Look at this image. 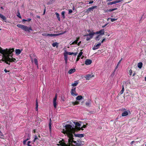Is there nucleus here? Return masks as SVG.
Listing matches in <instances>:
<instances>
[{
    "label": "nucleus",
    "mask_w": 146,
    "mask_h": 146,
    "mask_svg": "<svg viewBox=\"0 0 146 146\" xmlns=\"http://www.w3.org/2000/svg\"><path fill=\"white\" fill-rule=\"evenodd\" d=\"M110 19L112 22H113L115 21H116L117 20V19H113L110 18Z\"/></svg>",
    "instance_id": "obj_40"
},
{
    "label": "nucleus",
    "mask_w": 146,
    "mask_h": 146,
    "mask_svg": "<svg viewBox=\"0 0 146 146\" xmlns=\"http://www.w3.org/2000/svg\"><path fill=\"white\" fill-rule=\"evenodd\" d=\"M97 7V6H92V7H90L88 9V10L90 11L91 10L93 11L95 8Z\"/></svg>",
    "instance_id": "obj_13"
},
{
    "label": "nucleus",
    "mask_w": 146,
    "mask_h": 146,
    "mask_svg": "<svg viewBox=\"0 0 146 146\" xmlns=\"http://www.w3.org/2000/svg\"><path fill=\"white\" fill-rule=\"evenodd\" d=\"M77 54V53H74V54H73L74 56H76Z\"/></svg>",
    "instance_id": "obj_60"
},
{
    "label": "nucleus",
    "mask_w": 146,
    "mask_h": 146,
    "mask_svg": "<svg viewBox=\"0 0 146 146\" xmlns=\"http://www.w3.org/2000/svg\"><path fill=\"white\" fill-rule=\"evenodd\" d=\"M54 107L55 108H56V101H53Z\"/></svg>",
    "instance_id": "obj_28"
},
{
    "label": "nucleus",
    "mask_w": 146,
    "mask_h": 146,
    "mask_svg": "<svg viewBox=\"0 0 146 146\" xmlns=\"http://www.w3.org/2000/svg\"><path fill=\"white\" fill-rule=\"evenodd\" d=\"M62 34L60 33V34H50L48 33H43L42 35L43 36H56L58 35Z\"/></svg>",
    "instance_id": "obj_5"
},
{
    "label": "nucleus",
    "mask_w": 146,
    "mask_h": 146,
    "mask_svg": "<svg viewBox=\"0 0 146 146\" xmlns=\"http://www.w3.org/2000/svg\"><path fill=\"white\" fill-rule=\"evenodd\" d=\"M100 37V35H98L95 38V39L97 40H100L99 38Z\"/></svg>",
    "instance_id": "obj_38"
},
{
    "label": "nucleus",
    "mask_w": 146,
    "mask_h": 146,
    "mask_svg": "<svg viewBox=\"0 0 146 146\" xmlns=\"http://www.w3.org/2000/svg\"><path fill=\"white\" fill-rule=\"evenodd\" d=\"M94 34H96L95 33H89V36H90V38H92Z\"/></svg>",
    "instance_id": "obj_20"
},
{
    "label": "nucleus",
    "mask_w": 146,
    "mask_h": 146,
    "mask_svg": "<svg viewBox=\"0 0 146 146\" xmlns=\"http://www.w3.org/2000/svg\"><path fill=\"white\" fill-rule=\"evenodd\" d=\"M67 60H65V63L66 64L67 63Z\"/></svg>",
    "instance_id": "obj_64"
},
{
    "label": "nucleus",
    "mask_w": 146,
    "mask_h": 146,
    "mask_svg": "<svg viewBox=\"0 0 146 146\" xmlns=\"http://www.w3.org/2000/svg\"><path fill=\"white\" fill-rule=\"evenodd\" d=\"M83 98L82 96H79L76 98V99L77 100H80L83 99Z\"/></svg>",
    "instance_id": "obj_15"
},
{
    "label": "nucleus",
    "mask_w": 146,
    "mask_h": 146,
    "mask_svg": "<svg viewBox=\"0 0 146 146\" xmlns=\"http://www.w3.org/2000/svg\"><path fill=\"white\" fill-rule=\"evenodd\" d=\"M58 43L57 42H54L52 43V46L53 47H55L56 46V47H57L58 46Z\"/></svg>",
    "instance_id": "obj_23"
},
{
    "label": "nucleus",
    "mask_w": 146,
    "mask_h": 146,
    "mask_svg": "<svg viewBox=\"0 0 146 146\" xmlns=\"http://www.w3.org/2000/svg\"><path fill=\"white\" fill-rule=\"evenodd\" d=\"M66 123L68 124L64 125L65 128L63 129L62 132L68 138V142L66 144L62 140H60L57 145L60 146H78V143L73 140V134H74L75 137L79 138L83 137L84 135L82 134H75V130L74 125L71 121H67Z\"/></svg>",
    "instance_id": "obj_1"
},
{
    "label": "nucleus",
    "mask_w": 146,
    "mask_h": 146,
    "mask_svg": "<svg viewBox=\"0 0 146 146\" xmlns=\"http://www.w3.org/2000/svg\"><path fill=\"white\" fill-rule=\"evenodd\" d=\"M72 12V10L71 9H70L69 10V13L70 14Z\"/></svg>",
    "instance_id": "obj_52"
},
{
    "label": "nucleus",
    "mask_w": 146,
    "mask_h": 146,
    "mask_svg": "<svg viewBox=\"0 0 146 146\" xmlns=\"http://www.w3.org/2000/svg\"><path fill=\"white\" fill-rule=\"evenodd\" d=\"M34 61L36 65L37 66V68H38V63L37 59L36 58H35L34 59Z\"/></svg>",
    "instance_id": "obj_21"
},
{
    "label": "nucleus",
    "mask_w": 146,
    "mask_h": 146,
    "mask_svg": "<svg viewBox=\"0 0 146 146\" xmlns=\"http://www.w3.org/2000/svg\"><path fill=\"white\" fill-rule=\"evenodd\" d=\"M124 91V87L123 86V85L122 86V88L121 90V91L119 92V94L120 95L122 94L123 92Z\"/></svg>",
    "instance_id": "obj_24"
},
{
    "label": "nucleus",
    "mask_w": 146,
    "mask_h": 146,
    "mask_svg": "<svg viewBox=\"0 0 146 146\" xmlns=\"http://www.w3.org/2000/svg\"><path fill=\"white\" fill-rule=\"evenodd\" d=\"M17 26L18 27L22 29L24 31L27 32L29 33L30 32V31H33V30L32 29V28L31 27H29L27 26L21 24H18L17 25Z\"/></svg>",
    "instance_id": "obj_3"
},
{
    "label": "nucleus",
    "mask_w": 146,
    "mask_h": 146,
    "mask_svg": "<svg viewBox=\"0 0 146 146\" xmlns=\"http://www.w3.org/2000/svg\"><path fill=\"white\" fill-rule=\"evenodd\" d=\"M49 126V129H50L51 128V119H50Z\"/></svg>",
    "instance_id": "obj_27"
},
{
    "label": "nucleus",
    "mask_w": 146,
    "mask_h": 146,
    "mask_svg": "<svg viewBox=\"0 0 146 146\" xmlns=\"http://www.w3.org/2000/svg\"><path fill=\"white\" fill-rule=\"evenodd\" d=\"M86 125H84L81 128L79 127L77 128L79 130H83V128H85L86 127Z\"/></svg>",
    "instance_id": "obj_18"
},
{
    "label": "nucleus",
    "mask_w": 146,
    "mask_h": 146,
    "mask_svg": "<svg viewBox=\"0 0 146 146\" xmlns=\"http://www.w3.org/2000/svg\"><path fill=\"white\" fill-rule=\"evenodd\" d=\"M117 8H114V9H110L109 10H108V11L109 12H111L112 11H113L115 10H117Z\"/></svg>",
    "instance_id": "obj_34"
},
{
    "label": "nucleus",
    "mask_w": 146,
    "mask_h": 146,
    "mask_svg": "<svg viewBox=\"0 0 146 146\" xmlns=\"http://www.w3.org/2000/svg\"><path fill=\"white\" fill-rule=\"evenodd\" d=\"M115 71H114V72H113V73L112 74H111V76H113L114 74V72H115Z\"/></svg>",
    "instance_id": "obj_63"
},
{
    "label": "nucleus",
    "mask_w": 146,
    "mask_h": 146,
    "mask_svg": "<svg viewBox=\"0 0 146 146\" xmlns=\"http://www.w3.org/2000/svg\"><path fill=\"white\" fill-rule=\"evenodd\" d=\"M4 72H6V73H7V72H8L9 71H8L7 70H6V69H5V70H4Z\"/></svg>",
    "instance_id": "obj_58"
},
{
    "label": "nucleus",
    "mask_w": 146,
    "mask_h": 146,
    "mask_svg": "<svg viewBox=\"0 0 146 146\" xmlns=\"http://www.w3.org/2000/svg\"><path fill=\"white\" fill-rule=\"evenodd\" d=\"M75 70H76L75 69H71L68 71V73L70 74H72L75 72Z\"/></svg>",
    "instance_id": "obj_12"
},
{
    "label": "nucleus",
    "mask_w": 146,
    "mask_h": 146,
    "mask_svg": "<svg viewBox=\"0 0 146 146\" xmlns=\"http://www.w3.org/2000/svg\"><path fill=\"white\" fill-rule=\"evenodd\" d=\"M134 142V141H132L131 142V145H132L133 143Z\"/></svg>",
    "instance_id": "obj_59"
},
{
    "label": "nucleus",
    "mask_w": 146,
    "mask_h": 146,
    "mask_svg": "<svg viewBox=\"0 0 146 146\" xmlns=\"http://www.w3.org/2000/svg\"><path fill=\"white\" fill-rule=\"evenodd\" d=\"M101 45V43H99L96 45H94L92 48V49L94 50L98 49Z\"/></svg>",
    "instance_id": "obj_8"
},
{
    "label": "nucleus",
    "mask_w": 146,
    "mask_h": 146,
    "mask_svg": "<svg viewBox=\"0 0 146 146\" xmlns=\"http://www.w3.org/2000/svg\"><path fill=\"white\" fill-rule=\"evenodd\" d=\"M31 141H29L27 143V145L28 146H32V145H31Z\"/></svg>",
    "instance_id": "obj_44"
},
{
    "label": "nucleus",
    "mask_w": 146,
    "mask_h": 146,
    "mask_svg": "<svg viewBox=\"0 0 146 146\" xmlns=\"http://www.w3.org/2000/svg\"><path fill=\"white\" fill-rule=\"evenodd\" d=\"M122 58H121L120 60L119 61V62H118V63L119 64L120 63L121 61H122Z\"/></svg>",
    "instance_id": "obj_56"
},
{
    "label": "nucleus",
    "mask_w": 146,
    "mask_h": 146,
    "mask_svg": "<svg viewBox=\"0 0 146 146\" xmlns=\"http://www.w3.org/2000/svg\"><path fill=\"white\" fill-rule=\"evenodd\" d=\"M123 1V0H118L117 1H114V3L116 4V3H119L120 2H121Z\"/></svg>",
    "instance_id": "obj_30"
},
{
    "label": "nucleus",
    "mask_w": 146,
    "mask_h": 146,
    "mask_svg": "<svg viewBox=\"0 0 146 146\" xmlns=\"http://www.w3.org/2000/svg\"><path fill=\"white\" fill-rule=\"evenodd\" d=\"M34 138V140L33 141V143L35 142V141L36 139H38V137H37V136L36 135H35V136Z\"/></svg>",
    "instance_id": "obj_32"
},
{
    "label": "nucleus",
    "mask_w": 146,
    "mask_h": 146,
    "mask_svg": "<svg viewBox=\"0 0 146 146\" xmlns=\"http://www.w3.org/2000/svg\"><path fill=\"white\" fill-rule=\"evenodd\" d=\"M4 136L3 135L2 132L0 131V137H3Z\"/></svg>",
    "instance_id": "obj_46"
},
{
    "label": "nucleus",
    "mask_w": 146,
    "mask_h": 146,
    "mask_svg": "<svg viewBox=\"0 0 146 146\" xmlns=\"http://www.w3.org/2000/svg\"><path fill=\"white\" fill-rule=\"evenodd\" d=\"M143 64L141 62H139L137 64L138 67L139 68H142Z\"/></svg>",
    "instance_id": "obj_17"
},
{
    "label": "nucleus",
    "mask_w": 146,
    "mask_h": 146,
    "mask_svg": "<svg viewBox=\"0 0 146 146\" xmlns=\"http://www.w3.org/2000/svg\"><path fill=\"white\" fill-rule=\"evenodd\" d=\"M92 38H90V37H87L86 38V40H87V41H88V40H89L90 39H91Z\"/></svg>",
    "instance_id": "obj_48"
},
{
    "label": "nucleus",
    "mask_w": 146,
    "mask_h": 146,
    "mask_svg": "<svg viewBox=\"0 0 146 146\" xmlns=\"http://www.w3.org/2000/svg\"><path fill=\"white\" fill-rule=\"evenodd\" d=\"M31 18H29L27 19L26 20V21H31Z\"/></svg>",
    "instance_id": "obj_49"
},
{
    "label": "nucleus",
    "mask_w": 146,
    "mask_h": 146,
    "mask_svg": "<svg viewBox=\"0 0 146 146\" xmlns=\"http://www.w3.org/2000/svg\"><path fill=\"white\" fill-rule=\"evenodd\" d=\"M71 94L74 96H77L78 95L76 93V91L72 92V91H71Z\"/></svg>",
    "instance_id": "obj_14"
},
{
    "label": "nucleus",
    "mask_w": 146,
    "mask_h": 146,
    "mask_svg": "<svg viewBox=\"0 0 146 146\" xmlns=\"http://www.w3.org/2000/svg\"><path fill=\"white\" fill-rule=\"evenodd\" d=\"M80 58V57H78V56L77 57L76 60V62H77L79 60Z\"/></svg>",
    "instance_id": "obj_55"
},
{
    "label": "nucleus",
    "mask_w": 146,
    "mask_h": 146,
    "mask_svg": "<svg viewBox=\"0 0 146 146\" xmlns=\"http://www.w3.org/2000/svg\"><path fill=\"white\" fill-rule=\"evenodd\" d=\"M76 90V88L73 87L71 91H72V92H75Z\"/></svg>",
    "instance_id": "obj_45"
},
{
    "label": "nucleus",
    "mask_w": 146,
    "mask_h": 146,
    "mask_svg": "<svg viewBox=\"0 0 146 146\" xmlns=\"http://www.w3.org/2000/svg\"><path fill=\"white\" fill-rule=\"evenodd\" d=\"M81 43V41H80L78 42L77 44L78 46H80V44Z\"/></svg>",
    "instance_id": "obj_54"
},
{
    "label": "nucleus",
    "mask_w": 146,
    "mask_h": 146,
    "mask_svg": "<svg viewBox=\"0 0 146 146\" xmlns=\"http://www.w3.org/2000/svg\"><path fill=\"white\" fill-rule=\"evenodd\" d=\"M78 83L77 82V81H75L74 83L72 84V86L74 87V86H76L78 85Z\"/></svg>",
    "instance_id": "obj_22"
},
{
    "label": "nucleus",
    "mask_w": 146,
    "mask_h": 146,
    "mask_svg": "<svg viewBox=\"0 0 146 146\" xmlns=\"http://www.w3.org/2000/svg\"><path fill=\"white\" fill-rule=\"evenodd\" d=\"M0 17L3 20H6V18L5 17L1 14H0Z\"/></svg>",
    "instance_id": "obj_26"
},
{
    "label": "nucleus",
    "mask_w": 146,
    "mask_h": 146,
    "mask_svg": "<svg viewBox=\"0 0 146 146\" xmlns=\"http://www.w3.org/2000/svg\"><path fill=\"white\" fill-rule=\"evenodd\" d=\"M119 64L117 63V64L116 66V67H115V68L114 70V71H115V70L118 68V66H119Z\"/></svg>",
    "instance_id": "obj_43"
},
{
    "label": "nucleus",
    "mask_w": 146,
    "mask_h": 146,
    "mask_svg": "<svg viewBox=\"0 0 146 146\" xmlns=\"http://www.w3.org/2000/svg\"><path fill=\"white\" fill-rule=\"evenodd\" d=\"M65 12L64 11H63L62 12L61 14L63 19H64L65 17Z\"/></svg>",
    "instance_id": "obj_33"
},
{
    "label": "nucleus",
    "mask_w": 146,
    "mask_h": 146,
    "mask_svg": "<svg viewBox=\"0 0 146 146\" xmlns=\"http://www.w3.org/2000/svg\"><path fill=\"white\" fill-rule=\"evenodd\" d=\"M55 14L56 15L57 18L58 20L59 21H60V17H59V14L58 13H55Z\"/></svg>",
    "instance_id": "obj_25"
},
{
    "label": "nucleus",
    "mask_w": 146,
    "mask_h": 146,
    "mask_svg": "<svg viewBox=\"0 0 146 146\" xmlns=\"http://www.w3.org/2000/svg\"><path fill=\"white\" fill-rule=\"evenodd\" d=\"M14 51V48H6L3 49L0 48V53L3 54V58L0 60V62L2 63L5 61L7 64H10L9 62H15L16 59L13 58V52Z\"/></svg>",
    "instance_id": "obj_2"
},
{
    "label": "nucleus",
    "mask_w": 146,
    "mask_h": 146,
    "mask_svg": "<svg viewBox=\"0 0 146 146\" xmlns=\"http://www.w3.org/2000/svg\"><path fill=\"white\" fill-rule=\"evenodd\" d=\"M57 99V94H56L54 98L53 101H56Z\"/></svg>",
    "instance_id": "obj_37"
},
{
    "label": "nucleus",
    "mask_w": 146,
    "mask_h": 146,
    "mask_svg": "<svg viewBox=\"0 0 146 146\" xmlns=\"http://www.w3.org/2000/svg\"><path fill=\"white\" fill-rule=\"evenodd\" d=\"M79 102H72V104L74 105H77L78 104Z\"/></svg>",
    "instance_id": "obj_41"
},
{
    "label": "nucleus",
    "mask_w": 146,
    "mask_h": 146,
    "mask_svg": "<svg viewBox=\"0 0 146 146\" xmlns=\"http://www.w3.org/2000/svg\"><path fill=\"white\" fill-rule=\"evenodd\" d=\"M108 23L105 24V25H103L102 26V28L105 27H106L108 25Z\"/></svg>",
    "instance_id": "obj_50"
},
{
    "label": "nucleus",
    "mask_w": 146,
    "mask_h": 146,
    "mask_svg": "<svg viewBox=\"0 0 146 146\" xmlns=\"http://www.w3.org/2000/svg\"><path fill=\"white\" fill-rule=\"evenodd\" d=\"M105 40V38H104L101 41V42L100 43H103L104 42V41Z\"/></svg>",
    "instance_id": "obj_53"
},
{
    "label": "nucleus",
    "mask_w": 146,
    "mask_h": 146,
    "mask_svg": "<svg viewBox=\"0 0 146 146\" xmlns=\"http://www.w3.org/2000/svg\"><path fill=\"white\" fill-rule=\"evenodd\" d=\"M132 70L131 69H130L129 70V74L130 75H131L132 74Z\"/></svg>",
    "instance_id": "obj_47"
},
{
    "label": "nucleus",
    "mask_w": 146,
    "mask_h": 146,
    "mask_svg": "<svg viewBox=\"0 0 146 146\" xmlns=\"http://www.w3.org/2000/svg\"><path fill=\"white\" fill-rule=\"evenodd\" d=\"M72 122L74 123L75 125L77 127H80V126L81 125L78 122Z\"/></svg>",
    "instance_id": "obj_16"
},
{
    "label": "nucleus",
    "mask_w": 146,
    "mask_h": 146,
    "mask_svg": "<svg viewBox=\"0 0 146 146\" xmlns=\"http://www.w3.org/2000/svg\"><path fill=\"white\" fill-rule=\"evenodd\" d=\"M94 76L92 74H88L86 75L84 78H85L87 80H89L91 78L94 77Z\"/></svg>",
    "instance_id": "obj_6"
},
{
    "label": "nucleus",
    "mask_w": 146,
    "mask_h": 146,
    "mask_svg": "<svg viewBox=\"0 0 146 146\" xmlns=\"http://www.w3.org/2000/svg\"><path fill=\"white\" fill-rule=\"evenodd\" d=\"M22 50H21L20 49H16L15 50L16 54L17 55H19V54H20V53L21 52V51H22Z\"/></svg>",
    "instance_id": "obj_11"
},
{
    "label": "nucleus",
    "mask_w": 146,
    "mask_h": 146,
    "mask_svg": "<svg viewBox=\"0 0 146 146\" xmlns=\"http://www.w3.org/2000/svg\"><path fill=\"white\" fill-rule=\"evenodd\" d=\"M64 59L65 60H68V57L66 55L64 54Z\"/></svg>",
    "instance_id": "obj_42"
},
{
    "label": "nucleus",
    "mask_w": 146,
    "mask_h": 146,
    "mask_svg": "<svg viewBox=\"0 0 146 146\" xmlns=\"http://www.w3.org/2000/svg\"><path fill=\"white\" fill-rule=\"evenodd\" d=\"M83 52H82L81 51H80V53H79V54L78 55V57H81V56H82V54Z\"/></svg>",
    "instance_id": "obj_35"
},
{
    "label": "nucleus",
    "mask_w": 146,
    "mask_h": 146,
    "mask_svg": "<svg viewBox=\"0 0 146 146\" xmlns=\"http://www.w3.org/2000/svg\"><path fill=\"white\" fill-rule=\"evenodd\" d=\"M105 30L104 29H101L99 31H96L95 32L96 34H99L100 35H104V34Z\"/></svg>",
    "instance_id": "obj_7"
},
{
    "label": "nucleus",
    "mask_w": 146,
    "mask_h": 146,
    "mask_svg": "<svg viewBox=\"0 0 146 146\" xmlns=\"http://www.w3.org/2000/svg\"><path fill=\"white\" fill-rule=\"evenodd\" d=\"M90 104V101H88L86 103V105L88 106H89Z\"/></svg>",
    "instance_id": "obj_39"
},
{
    "label": "nucleus",
    "mask_w": 146,
    "mask_h": 146,
    "mask_svg": "<svg viewBox=\"0 0 146 146\" xmlns=\"http://www.w3.org/2000/svg\"><path fill=\"white\" fill-rule=\"evenodd\" d=\"M26 21V20L25 19H23L22 20V21L24 22V21Z\"/></svg>",
    "instance_id": "obj_61"
},
{
    "label": "nucleus",
    "mask_w": 146,
    "mask_h": 146,
    "mask_svg": "<svg viewBox=\"0 0 146 146\" xmlns=\"http://www.w3.org/2000/svg\"><path fill=\"white\" fill-rule=\"evenodd\" d=\"M89 36V34H86V35H85V36Z\"/></svg>",
    "instance_id": "obj_62"
},
{
    "label": "nucleus",
    "mask_w": 146,
    "mask_h": 146,
    "mask_svg": "<svg viewBox=\"0 0 146 146\" xmlns=\"http://www.w3.org/2000/svg\"><path fill=\"white\" fill-rule=\"evenodd\" d=\"M66 54H68L69 55H72L74 54V52H66Z\"/></svg>",
    "instance_id": "obj_29"
},
{
    "label": "nucleus",
    "mask_w": 146,
    "mask_h": 146,
    "mask_svg": "<svg viewBox=\"0 0 146 146\" xmlns=\"http://www.w3.org/2000/svg\"><path fill=\"white\" fill-rule=\"evenodd\" d=\"M113 4H114V1L109 2L107 3L108 5H112Z\"/></svg>",
    "instance_id": "obj_36"
},
{
    "label": "nucleus",
    "mask_w": 146,
    "mask_h": 146,
    "mask_svg": "<svg viewBox=\"0 0 146 146\" xmlns=\"http://www.w3.org/2000/svg\"><path fill=\"white\" fill-rule=\"evenodd\" d=\"M122 111H123V112L122 113V116L123 117L127 116L130 113V111L129 110H127L124 108L123 109Z\"/></svg>",
    "instance_id": "obj_4"
},
{
    "label": "nucleus",
    "mask_w": 146,
    "mask_h": 146,
    "mask_svg": "<svg viewBox=\"0 0 146 146\" xmlns=\"http://www.w3.org/2000/svg\"><path fill=\"white\" fill-rule=\"evenodd\" d=\"M92 61L89 59H87L85 61V64L86 65H90L91 64Z\"/></svg>",
    "instance_id": "obj_10"
},
{
    "label": "nucleus",
    "mask_w": 146,
    "mask_h": 146,
    "mask_svg": "<svg viewBox=\"0 0 146 146\" xmlns=\"http://www.w3.org/2000/svg\"><path fill=\"white\" fill-rule=\"evenodd\" d=\"M26 142H27V141H26L25 140H24L23 141V144L24 145H25V144H26Z\"/></svg>",
    "instance_id": "obj_51"
},
{
    "label": "nucleus",
    "mask_w": 146,
    "mask_h": 146,
    "mask_svg": "<svg viewBox=\"0 0 146 146\" xmlns=\"http://www.w3.org/2000/svg\"><path fill=\"white\" fill-rule=\"evenodd\" d=\"M17 16L20 18H21V16L20 15L19 11V10L17 11Z\"/></svg>",
    "instance_id": "obj_31"
},
{
    "label": "nucleus",
    "mask_w": 146,
    "mask_h": 146,
    "mask_svg": "<svg viewBox=\"0 0 146 146\" xmlns=\"http://www.w3.org/2000/svg\"><path fill=\"white\" fill-rule=\"evenodd\" d=\"M79 38H80L79 37L77 38H76V40H75L74 41H71L70 42V45H71L72 44H77L79 40Z\"/></svg>",
    "instance_id": "obj_9"
},
{
    "label": "nucleus",
    "mask_w": 146,
    "mask_h": 146,
    "mask_svg": "<svg viewBox=\"0 0 146 146\" xmlns=\"http://www.w3.org/2000/svg\"><path fill=\"white\" fill-rule=\"evenodd\" d=\"M93 3V1H91L89 2V4H92V3Z\"/></svg>",
    "instance_id": "obj_57"
},
{
    "label": "nucleus",
    "mask_w": 146,
    "mask_h": 146,
    "mask_svg": "<svg viewBox=\"0 0 146 146\" xmlns=\"http://www.w3.org/2000/svg\"><path fill=\"white\" fill-rule=\"evenodd\" d=\"M36 108L35 110L36 111H37L38 110V102L37 101V100H36Z\"/></svg>",
    "instance_id": "obj_19"
}]
</instances>
